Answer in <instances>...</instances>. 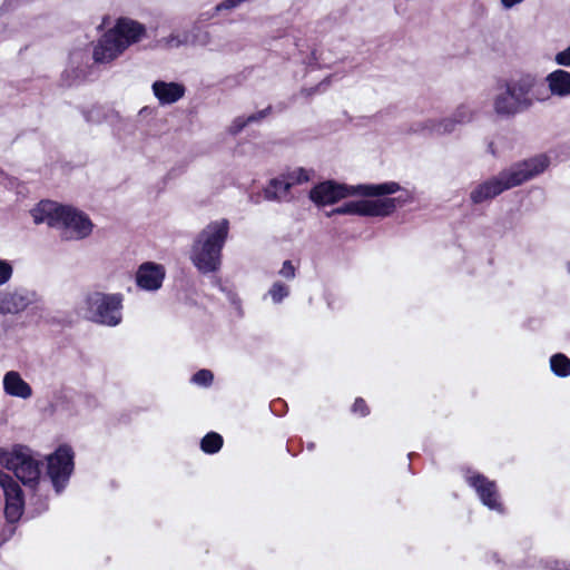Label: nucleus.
Wrapping results in <instances>:
<instances>
[{
	"mask_svg": "<svg viewBox=\"0 0 570 570\" xmlns=\"http://www.w3.org/2000/svg\"><path fill=\"white\" fill-rule=\"evenodd\" d=\"M468 483L476 491L481 502L491 510L503 511L499 501L497 484L480 473L466 476Z\"/></svg>",
	"mask_w": 570,
	"mask_h": 570,
	"instance_id": "13",
	"label": "nucleus"
},
{
	"mask_svg": "<svg viewBox=\"0 0 570 570\" xmlns=\"http://www.w3.org/2000/svg\"><path fill=\"white\" fill-rule=\"evenodd\" d=\"M73 460L75 452L69 444L59 445L47 458V474L57 492L67 485L75 469Z\"/></svg>",
	"mask_w": 570,
	"mask_h": 570,
	"instance_id": "10",
	"label": "nucleus"
},
{
	"mask_svg": "<svg viewBox=\"0 0 570 570\" xmlns=\"http://www.w3.org/2000/svg\"><path fill=\"white\" fill-rule=\"evenodd\" d=\"M166 275L165 267L154 262L142 263L136 273L138 287L145 291H157L161 287Z\"/></svg>",
	"mask_w": 570,
	"mask_h": 570,
	"instance_id": "14",
	"label": "nucleus"
},
{
	"mask_svg": "<svg viewBox=\"0 0 570 570\" xmlns=\"http://www.w3.org/2000/svg\"><path fill=\"white\" fill-rule=\"evenodd\" d=\"M242 2H244V0H224L223 2L217 4L216 10L217 11L229 10V9H233L237 6H239Z\"/></svg>",
	"mask_w": 570,
	"mask_h": 570,
	"instance_id": "30",
	"label": "nucleus"
},
{
	"mask_svg": "<svg viewBox=\"0 0 570 570\" xmlns=\"http://www.w3.org/2000/svg\"><path fill=\"white\" fill-rule=\"evenodd\" d=\"M267 295L275 304H278L289 295V287L282 282H275L268 289Z\"/></svg>",
	"mask_w": 570,
	"mask_h": 570,
	"instance_id": "21",
	"label": "nucleus"
},
{
	"mask_svg": "<svg viewBox=\"0 0 570 570\" xmlns=\"http://www.w3.org/2000/svg\"><path fill=\"white\" fill-rule=\"evenodd\" d=\"M544 568L550 570H570V563L558 560V559H547L543 561Z\"/></svg>",
	"mask_w": 570,
	"mask_h": 570,
	"instance_id": "25",
	"label": "nucleus"
},
{
	"mask_svg": "<svg viewBox=\"0 0 570 570\" xmlns=\"http://www.w3.org/2000/svg\"><path fill=\"white\" fill-rule=\"evenodd\" d=\"M245 119H242V118H237L235 121H234V127H235V132H238V127L242 125V122L244 121Z\"/></svg>",
	"mask_w": 570,
	"mask_h": 570,
	"instance_id": "33",
	"label": "nucleus"
},
{
	"mask_svg": "<svg viewBox=\"0 0 570 570\" xmlns=\"http://www.w3.org/2000/svg\"><path fill=\"white\" fill-rule=\"evenodd\" d=\"M314 446H315V445H314L313 443H312V444H308V449H309V450H313V449H314Z\"/></svg>",
	"mask_w": 570,
	"mask_h": 570,
	"instance_id": "35",
	"label": "nucleus"
},
{
	"mask_svg": "<svg viewBox=\"0 0 570 570\" xmlns=\"http://www.w3.org/2000/svg\"><path fill=\"white\" fill-rule=\"evenodd\" d=\"M224 444L223 436L217 432H208L200 441V449L206 454H215Z\"/></svg>",
	"mask_w": 570,
	"mask_h": 570,
	"instance_id": "19",
	"label": "nucleus"
},
{
	"mask_svg": "<svg viewBox=\"0 0 570 570\" xmlns=\"http://www.w3.org/2000/svg\"><path fill=\"white\" fill-rule=\"evenodd\" d=\"M30 215L37 225L46 223L49 227L62 226L70 230L72 235L69 238L83 239L94 229L90 217L83 212L48 199L40 200L30 210Z\"/></svg>",
	"mask_w": 570,
	"mask_h": 570,
	"instance_id": "4",
	"label": "nucleus"
},
{
	"mask_svg": "<svg viewBox=\"0 0 570 570\" xmlns=\"http://www.w3.org/2000/svg\"><path fill=\"white\" fill-rule=\"evenodd\" d=\"M0 465L11 470L24 485L35 488L39 483V462L20 445L14 446L12 451L0 448Z\"/></svg>",
	"mask_w": 570,
	"mask_h": 570,
	"instance_id": "8",
	"label": "nucleus"
},
{
	"mask_svg": "<svg viewBox=\"0 0 570 570\" xmlns=\"http://www.w3.org/2000/svg\"><path fill=\"white\" fill-rule=\"evenodd\" d=\"M296 268L293 265L292 261H285L283 263L282 268L279 269V275L287 279H293L295 277Z\"/></svg>",
	"mask_w": 570,
	"mask_h": 570,
	"instance_id": "26",
	"label": "nucleus"
},
{
	"mask_svg": "<svg viewBox=\"0 0 570 570\" xmlns=\"http://www.w3.org/2000/svg\"><path fill=\"white\" fill-rule=\"evenodd\" d=\"M554 61L560 66L570 67V46L558 52L554 57Z\"/></svg>",
	"mask_w": 570,
	"mask_h": 570,
	"instance_id": "28",
	"label": "nucleus"
},
{
	"mask_svg": "<svg viewBox=\"0 0 570 570\" xmlns=\"http://www.w3.org/2000/svg\"><path fill=\"white\" fill-rule=\"evenodd\" d=\"M154 96L159 105H173L179 101L186 94L185 85L175 81L156 80L151 85Z\"/></svg>",
	"mask_w": 570,
	"mask_h": 570,
	"instance_id": "16",
	"label": "nucleus"
},
{
	"mask_svg": "<svg viewBox=\"0 0 570 570\" xmlns=\"http://www.w3.org/2000/svg\"><path fill=\"white\" fill-rule=\"evenodd\" d=\"M352 412L355 414H360L362 416H365L368 414V407L365 403V401L361 397H357L352 405Z\"/></svg>",
	"mask_w": 570,
	"mask_h": 570,
	"instance_id": "27",
	"label": "nucleus"
},
{
	"mask_svg": "<svg viewBox=\"0 0 570 570\" xmlns=\"http://www.w3.org/2000/svg\"><path fill=\"white\" fill-rule=\"evenodd\" d=\"M12 266L7 261L0 259V285L6 284L12 276Z\"/></svg>",
	"mask_w": 570,
	"mask_h": 570,
	"instance_id": "24",
	"label": "nucleus"
},
{
	"mask_svg": "<svg viewBox=\"0 0 570 570\" xmlns=\"http://www.w3.org/2000/svg\"><path fill=\"white\" fill-rule=\"evenodd\" d=\"M3 389L4 392L11 396L28 399L32 395L31 386L14 371L6 373L3 377Z\"/></svg>",
	"mask_w": 570,
	"mask_h": 570,
	"instance_id": "17",
	"label": "nucleus"
},
{
	"mask_svg": "<svg viewBox=\"0 0 570 570\" xmlns=\"http://www.w3.org/2000/svg\"><path fill=\"white\" fill-rule=\"evenodd\" d=\"M504 9H511L514 6L521 3L523 0H500Z\"/></svg>",
	"mask_w": 570,
	"mask_h": 570,
	"instance_id": "32",
	"label": "nucleus"
},
{
	"mask_svg": "<svg viewBox=\"0 0 570 570\" xmlns=\"http://www.w3.org/2000/svg\"><path fill=\"white\" fill-rule=\"evenodd\" d=\"M568 272L570 273V262L568 263Z\"/></svg>",
	"mask_w": 570,
	"mask_h": 570,
	"instance_id": "36",
	"label": "nucleus"
},
{
	"mask_svg": "<svg viewBox=\"0 0 570 570\" xmlns=\"http://www.w3.org/2000/svg\"><path fill=\"white\" fill-rule=\"evenodd\" d=\"M534 86L535 78L531 75H522L499 85L498 92L493 98L495 115L501 118H511L531 108Z\"/></svg>",
	"mask_w": 570,
	"mask_h": 570,
	"instance_id": "5",
	"label": "nucleus"
},
{
	"mask_svg": "<svg viewBox=\"0 0 570 570\" xmlns=\"http://www.w3.org/2000/svg\"><path fill=\"white\" fill-rule=\"evenodd\" d=\"M146 37L145 24L128 17H120L112 28L100 36L94 47L92 58L98 63L111 62Z\"/></svg>",
	"mask_w": 570,
	"mask_h": 570,
	"instance_id": "2",
	"label": "nucleus"
},
{
	"mask_svg": "<svg viewBox=\"0 0 570 570\" xmlns=\"http://www.w3.org/2000/svg\"><path fill=\"white\" fill-rule=\"evenodd\" d=\"M400 189L401 186L395 181L347 186L344 184H338L334 180H323V207L326 204H333L352 195H360L363 197H380L393 195Z\"/></svg>",
	"mask_w": 570,
	"mask_h": 570,
	"instance_id": "7",
	"label": "nucleus"
},
{
	"mask_svg": "<svg viewBox=\"0 0 570 570\" xmlns=\"http://www.w3.org/2000/svg\"><path fill=\"white\" fill-rule=\"evenodd\" d=\"M405 200L401 197H385L379 199H361L344 203L343 205L326 212L325 215H357L365 217H386L391 215L397 206Z\"/></svg>",
	"mask_w": 570,
	"mask_h": 570,
	"instance_id": "9",
	"label": "nucleus"
},
{
	"mask_svg": "<svg viewBox=\"0 0 570 570\" xmlns=\"http://www.w3.org/2000/svg\"><path fill=\"white\" fill-rule=\"evenodd\" d=\"M272 112V106H268L267 108L263 109V110H259L257 112H254L252 115H249L243 122L242 125L238 127V130H243L247 125L252 124V122H257V121H261L262 119H264L267 115H269Z\"/></svg>",
	"mask_w": 570,
	"mask_h": 570,
	"instance_id": "23",
	"label": "nucleus"
},
{
	"mask_svg": "<svg viewBox=\"0 0 570 570\" xmlns=\"http://www.w3.org/2000/svg\"><path fill=\"white\" fill-rule=\"evenodd\" d=\"M309 198L317 207H321V183H317L313 186L309 191Z\"/></svg>",
	"mask_w": 570,
	"mask_h": 570,
	"instance_id": "29",
	"label": "nucleus"
},
{
	"mask_svg": "<svg viewBox=\"0 0 570 570\" xmlns=\"http://www.w3.org/2000/svg\"><path fill=\"white\" fill-rule=\"evenodd\" d=\"M309 178V171L302 167L294 169L292 171L283 173L278 177L273 178L268 181L267 186L264 188V196L275 197L276 195L274 188L277 185H282L283 191L289 193L292 187L301 185L303 183H307Z\"/></svg>",
	"mask_w": 570,
	"mask_h": 570,
	"instance_id": "15",
	"label": "nucleus"
},
{
	"mask_svg": "<svg viewBox=\"0 0 570 570\" xmlns=\"http://www.w3.org/2000/svg\"><path fill=\"white\" fill-rule=\"evenodd\" d=\"M274 191H275V197H265L267 200H281V199H286L288 197V191H283L282 190V185H277L275 186L274 188Z\"/></svg>",
	"mask_w": 570,
	"mask_h": 570,
	"instance_id": "31",
	"label": "nucleus"
},
{
	"mask_svg": "<svg viewBox=\"0 0 570 570\" xmlns=\"http://www.w3.org/2000/svg\"><path fill=\"white\" fill-rule=\"evenodd\" d=\"M0 487L4 494V518L9 523L18 522L24 511V494L13 478L0 471Z\"/></svg>",
	"mask_w": 570,
	"mask_h": 570,
	"instance_id": "11",
	"label": "nucleus"
},
{
	"mask_svg": "<svg viewBox=\"0 0 570 570\" xmlns=\"http://www.w3.org/2000/svg\"><path fill=\"white\" fill-rule=\"evenodd\" d=\"M472 118V109L466 105H461L455 110L453 118H446L440 121L433 119L420 121L412 126L411 131L421 135H443L453 131L456 124L469 122Z\"/></svg>",
	"mask_w": 570,
	"mask_h": 570,
	"instance_id": "12",
	"label": "nucleus"
},
{
	"mask_svg": "<svg viewBox=\"0 0 570 570\" xmlns=\"http://www.w3.org/2000/svg\"><path fill=\"white\" fill-rule=\"evenodd\" d=\"M548 165L549 159L544 155L517 163L497 176L478 184L470 193V200L474 205L491 200L504 190L517 187L543 173Z\"/></svg>",
	"mask_w": 570,
	"mask_h": 570,
	"instance_id": "1",
	"label": "nucleus"
},
{
	"mask_svg": "<svg viewBox=\"0 0 570 570\" xmlns=\"http://www.w3.org/2000/svg\"><path fill=\"white\" fill-rule=\"evenodd\" d=\"M89 318L101 325L117 326L122 321L124 295L121 293L106 294L94 292L86 297Z\"/></svg>",
	"mask_w": 570,
	"mask_h": 570,
	"instance_id": "6",
	"label": "nucleus"
},
{
	"mask_svg": "<svg viewBox=\"0 0 570 570\" xmlns=\"http://www.w3.org/2000/svg\"><path fill=\"white\" fill-rule=\"evenodd\" d=\"M229 234L226 218L210 222L197 235L191 246L190 259L203 274L214 273L222 265V252Z\"/></svg>",
	"mask_w": 570,
	"mask_h": 570,
	"instance_id": "3",
	"label": "nucleus"
},
{
	"mask_svg": "<svg viewBox=\"0 0 570 570\" xmlns=\"http://www.w3.org/2000/svg\"><path fill=\"white\" fill-rule=\"evenodd\" d=\"M548 87L553 96H570V72L557 69L547 76Z\"/></svg>",
	"mask_w": 570,
	"mask_h": 570,
	"instance_id": "18",
	"label": "nucleus"
},
{
	"mask_svg": "<svg viewBox=\"0 0 570 570\" xmlns=\"http://www.w3.org/2000/svg\"><path fill=\"white\" fill-rule=\"evenodd\" d=\"M551 371L560 377L570 375V358L564 354L558 353L550 358Z\"/></svg>",
	"mask_w": 570,
	"mask_h": 570,
	"instance_id": "20",
	"label": "nucleus"
},
{
	"mask_svg": "<svg viewBox=\"0 0 570 570\" xmlns=\"http://www.w3.org/2000/svg\"><path fill=\"white\" fill-rule=\"evenodd\" d=\"M214 381V374L210 370H206V368H203V370H199L197 371L193 377H191V382L197 384V385H202V386H209Z\"/></svg>",
	"mask_w": 570,
	"mask_h": 570,
	"instance_id": "22",
	"label": "nucleus"
},
{
	"mask_svg": "<svg viewBox=\"0 0 570 570\" xmlns=\"http://www.w3.org/2000/svg\"><path fill=\"white\" fill-rule=\"evenodd\" d=\"M489 150H490V153H491L492 155H495V151H494V149H493V142H490V144H489Z\"/></svg>",
	"mask_w": 570,
	"mask_h": 570,
	"instance_id": "34",
	"label": "nucleus"
}]
</instances>
